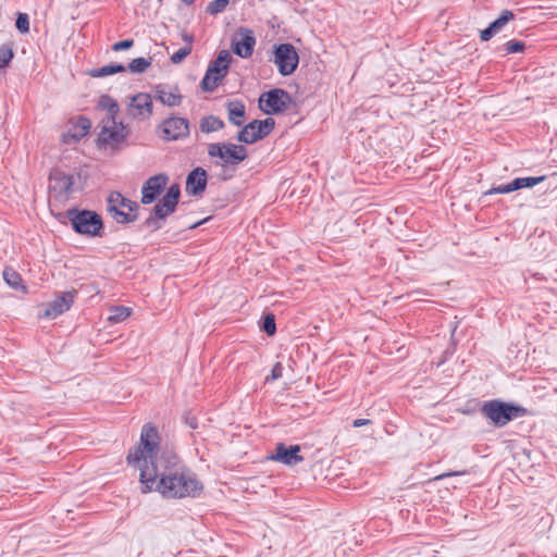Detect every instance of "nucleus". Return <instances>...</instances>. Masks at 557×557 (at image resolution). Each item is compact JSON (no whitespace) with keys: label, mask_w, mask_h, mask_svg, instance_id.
<instances>
[{"label":"nucleus","mask_w":557,"mask_h":557,"mask_svg":"<svg viewBox=\"0 0 557 557\" xmlns=\"http://www.w3.org/2000/svg\"><path fill=\"white\" fill-rule=\"evenodd\" d=\"M176 455H127L128 466L139 470L144 493L156 491L163 497L197 498L203 484L190 469L176 467Z\"/></svg>","instance_id":"f257e3e1"},{"label":"nucleus","mask_w":557,"mask_h":557,"mask_svg":"<svg viewBox=\"0 0 557 557\" xmlns=\"http://www.w3.org/2000/svg\"><path fill=\"white\" fill-rule=\"evenodd\" d=\"M480 412L496 428H503L510 421L528 414V410L524 407L502 399L484 401L480 408Z\"/></svg>","instance_id":"f03ea898"},{"label":"nucleus","mask_w":557,"mask_h":557,"mask_svg":"<svg viewBox=\"0 0 557 557\" xmlns=\"http://www.w3.org/2000/svg\"><path fill=\"white\" fill-rule=\"evenodd\" d=\"M64 215L71 222L75 233L89 237L102 235L103 221L96 211L71 208L64 212Z\"/></svg>","instance_id":"7ed1b4c3"},{"label":"nucleus","mask_w":557,"mask_h":557,"mask_svg":"<svg viewBox=\"0 0 557 557\" xmlns=\"http://www.w3.org/2000/svg\"><path fill=\"white\" fill-rule=\"evenodd\" d=\"M139 205L124 197L120 191H111L107 198V210L120 224H129L138 218Z\"/></svg>","instance_id":"20e7f679"},{"label":"nucleus","mask_w":557,"mask_h":557,"mask_svg":"<svg viewBox=\"0 0 557 557\" xmlns=\"http://www.w3.org/2000/svg\"><path fill=\"white\" fill-rule=\"evenodd\" d=\"M208 156L211 159L218 158L216 165L226 169L236 166L248 158V150L243 145L233 143H212L208 145Z\"/></svg>","instance_id":"39448f33"},{"label":"nucleus","mask_w":557,"mask_h":557,"mask_svg":"<svg viewBox=\"0 0 557 557\" xmlns=\"http://www.w3.org/2000/svg\"><path fill=\"white\" fill-rule=\"evenodd\" d=\"M232 55L227 50H221L215 58L211 61L206 74L200 82V87L206 92H212L219 83L227 75Z\"/></svg>","instance_id":"423d86ee"},{"label":"nucleus","mask_w":557,"mask_h":557,"mask_svg":"<svg viewBox=\"0 0 557 557\" xmlns=\"http://www.w3.org/2000/svg\"><path fill=\"white\" fill-rule=\"evenodd\" d=\"M292 102V96L288 91L274 88L260 96L259 108L265 114H278L286 111Z\"/></svg>","instance_id":"0eeeda50"},{"label":"nucleus","mask_w":557,"mask_h":557,"mask_svg":"<svg viewBox=\"0 0 557 557\" xmlns=\"http://www.w3.org/2000/svg\"><path fill=\"white\" fill-rule=\"evenodd\" d=\"M274 127L275 121L272 117L253 120L237 133L236 139L239 143L251 145L267 137Z\"/></svg>","instance_id":"6e6552de"},{"label":"nucleus","mask_w":557,"mask_h":557,"mask_svg":"<svg viewBox=\"0 0 557 557\" xmlns=\"http://www.w3.org/2000/svg\"><path fill=\"white\" fill-rule=\"evenodd\" d=\"M273 62L282 76L292 75L299 63V55L292 44H280L274 46Z\"/></svg>","instance_id":"1a4fd4ad"},{"label":"nucleus","mask_w":557,"mask_h":557,"mask_svg":"<svg viewBox=\"0 0 557 557\" xmlns=\"http://www.w3.org/2000/svg\"><path fill=\"white\" fill-rule=\"evenodd\" d=\"M74 175L52 169L49 174V193L55 200L65 201L74 191Z\"/></svg>","instance_id":"9d476101"},{"label":"nucleus","mask_w":557,"mask_h":557,"mask_svg":"<svg viewBox=\"0 0 557 557\" xmlns=\"http://www.w3.org/2000/svg\"><path fill=\"white\" fill-rule=\"evenodd\" d=\"M128 135L129 129L122 122L108 123L107 121L99 134L98 144L100 147L110 146L117 150L125 143Z\"/></svg>","instance_id":"9b49d317"},{"label":"nucleus","mask_w":557,"mask_h":557,"mask_svg":"<svg viewBox=\"0 0 557 557\" xmlns=\"http://www.w3.org/2000/svg\"><path fill=\"white\" fill-rule=\"evenodd\" d=\"M152 97L147 92H138L131 98L128 114L138 121L148 120L152 115Z\"/></svg>","instance_id":"f8f14e48"},{"label":"nucleus","mask_w":557,"mask_h":557,"mask_svg":"<svg viewBox=\"0 0 557 557\" xmlns=\"http://www.w3.org/2000/svg\"><path fill=\"white\" fill-rule=\"evenodd\" d=\"M169 182V176L164 173H160L149 177L141 187V203L150 205L164 190Z\"/></svg>","instance_id":"ddd939ff"},{"label":"nucleus","mask_w":557,"mask_h":557,"mask_svg":"<svg viewBox=\"0 0 557 557\" xmlns=\"http://www.w3.org/2000/svg\"><path fill=\"white\" fill-rule=\"evenodd\" d=\"M162 138L165 140H178L189 135V122L187 119L171 116L161 125Z\"/></svg>","instance_id":"4468645a"},{"label":"nucleus","mask_w":557,"mask_h":557,"mask_svg":"<svg viewBox=\"0 0 557 557\" xmlns=\"http://www.w3.org/2000/svg\"><path fill=\"white\" fill-rule=\"evenodd\" d=\"M76 295V290L62 293L61 296H58L54 300L47 304L46 309L40 317L55 319L61 315L72 307Z\"/></svg>","instance_id":"2eb2a0df"},{"label":"nucleus","mask_w":557,"mask_h":557,"mask_svg":"<svg viewBox=\"0 0 557 557\" xmlns=\"http://www.w3.org/2000/svg\"><path fill=\"white\" fill-rule=\"evenodd\" d=\"M160 441L161 437L157 426L148 422L143 425L140 432V445L143 449H140V447H134V453H156L159 450ZM128 453H133V450L131 449Z\"/></svg>","instance_id":"dca6fc26"},{"label":"nucleus","mask_w":557,"mask_h":557,"mask_svg":"<svg viewBox=\"0 0 557 557\" xmlns=\"http://www.w3.org/2000/svg\"><path fill=\"white\" fill-rule=\"evenodd\" d=\"M239 36V39L232 40L233 52L244 59L250 58L256 46L253 32L249 28L240 27Z\"/></svg>","instance_id":"f3484780"},{"label":"nucleus","mask_w":557,"mask_h":557,"mask_svg":"<svg viewBox=\"0 0 557 557\" xmlns=\"http://www.w3.org/2000/svg\"><path fill=\"white\" fill-rule=\"evenodd\" d=\"M154 98L166 107H178L183 96L177 85L158 84L153 86Z\"/></svg>","instance_id":"a211bd4d"},{"label":"nucleus","mask_w":557,"mask_h":557,"mask_svg":"<svg viewBox=\"0 0 557 557\" xmlns=\"http://www.w3.org/2000/svg\"><path fill=\"white\" fill-rule=\"evenodd\" d=\"M207 182V171L198 166L187 175L186 191L191 196H201L206 190Z\"/></svg>","instance_id":"6ab92c4d"},{"label":"nucleus","mask_w":557,"mask_h":557,"mask_svg":"<svg viewBox=\"0 0 557 557\" xmlns=\"http://www.w3.org/2000/svg\"><path fill=\"white\" fill-rule=\"evenodd\" d=\"M515 18V14L509 10H504L500 15L493 21L488 27L480 32V39L488 41L494 35L499 33L504 26Z\"/></svg>","instance_id":"aec40b11"},{"label":"nucleus","mask_w":557,"mask_h":557,"mask_svg":"<svg viewBox=\"0 0 557 557\" xmlns=\"http://www.w3.org/2000/svg\"><path fill=\"white\" fill-rule=\"evenodd\" d=\"M91 128V122L86 116H78L76 122L73 124L72 128L69 131L66 135H64V141L67 143L66 137H71L73 141H79L86 135L89 134Z\"/></svg>","instance_id":"412c9836"},{"label":"nucleus","mask_w":557,"mask_h":557,"mask_svg":"<svg viewBox=\"0 0 557 557\" xmlns=\"http://www.w3.org/2000/svg\"><path fill=\"white\" fill-rule=\"evenodd\" d=\"M228 121L233 125L243 126L246 114V107L240 100H232L226 104Z\"/></svg>","instance_id":"4be33fe9"},{"label":"nucleus","mask_w":557,"mask_h":557,"mask_svg":"<svg viewBox=\"0 0 557 557\" xmlns=\"http://www.w3.org/2000/svg\"><path fill=\"white\" fill-rule=\"evenodd\" d=\"M98 107L108 111V123H115L120 109L117 102L111 96L102 95L99 98Z\"/></svg>","instance_id":"5701e85b"},{"label":"nucleus","mask_w":557,"mask_h":557,"mask_svg":"<svg viewBox=\"0 0 557 557\" xmlns=\"http://www.w3.org/2000/svg\"><path fill=\"white\" fill-rule=\"evenodd\" d=\"M224 126V122L215 115L203 116L200 119L199 122V129L206 134L218 132L222 129Z\"/></svg>","instance_id":"b1692460"},{"label":"nucleus","mask_w":557,"mask_h":557,"mask_svg":"<svg viewBox=\"0 0 557 557\" xmlns=\"http://www.w3.org/2000/svg\"><path fill=\"white\" fill-rule=\"evenodd\" d=\"M126 67L123 64L110 63L99 69L92 70L90 75L92 77H104L116 73L125 72Z\"/></svg>","instance_id":"393cba45"},{"label":"nucleus","mask_w":557,"mask_h":557,"mask_svg":"<svg viewBox=\"0 0 557 557\" xmlns=\"http://www.w3.org/2000/svg\"><path fill=\"white\" fill-rule=\"evenodd\" d=\"M176 207L177 206H175L174 203H171L161 198L151 211L154 212L157 218H160L161 220H165L169 215H171L173 212H175Z\"/></svg>","instance_id":"a878e982"},{"label":"nucleus","mask_w":557,"mask_h":557,"mask_svg":"<svg viewBox=\"0 0 557 557\" xmlns=\"http://www.w3.org/2000/svg\"><path fill=\"white\" fill-rule=\"evenodd\" d=\"M267 460L282 462L285 466L293 467L304 460L302 455H267Z\"/></svg>","instance_id":"bb28decb"},{"label":"nucleus","mask_w":557,"mask_h":557,"mask_svg":"<svg viewBox=\"0 0 557 557\" xmlns=\"http://www.w3.org/2000/svg\"><path fill=\"white\" fill-rule=\"evenodd\" d=\"M132 313V309L124 306H114L110 309L109 321L119 323L127 319Z\"/></svg>","instance_id":"cd10ccee"},{"label":"nucleus","mask_w":557,"mask_h":557,"mask_svg":"<svg viewBox=\"0 0 557 557\" xmlns=\"http://www.w3.org/2000/svg\"><path fill=\"white\" fill-rule=\"evenodd\" d=\"M150 65L151 58H136L128 63L127 69L131 73L141 74L145 73Z\"/></svg>","instance_id":"c85d7f7f"},{"label":"nucleus","mask_w":557,"mask_h":557,"mask_svg":"<svg viewBox=\"0 0 557 557\" xmlns=\"http://www.w3.org/2000/svg\"><path fill=\"white\" fill-rule=\"evenodd\" d=\"M3 278L13 288H18L23 281L21 274L10 268L4 269Z\"/></svg>","instance_id":"c756f323"},{"label":"nucleus","mask_w":557,"mask_h":557,"mask_svg":"<svg viewBox=\"0 0 557 557\" xmlns=\"http://www.w3.org/2000/svg\"><path fill=\"white\" fill-rule=\"evenodd\" d=\"M260 329L269 336L274 335L276 333L275 315L273 313L263 315Z\"/></svg>","instance_id":"7c9ffc66"},{"label":"nucleus","mask_w":557,"mask_h":557,"mask_svg":"<svg viewBox=\"0 0 557 557\" xmlns=\"http://www.w3.org/2000/svg\"><path fill=\"white\" fill-rule=\"evenodd\" d=\"M228 3L230 0H213L207 5V12L211 15H216L223 12Z\"/></svg>","instance_id":"2f4dec72"},{"label":"nucleus","mask_w":557,"mask_h":557,"mask_svg":"<svg viewBox=\"0 0 557 557\" xmlns=\"http://www.w3.org/2000/svg\"><path fill=\"white\" fill-rule=\"evenodd\" d=\"M503 48H504V51L506 52V54L519 53V52L524 51L525 44L523 41L512 39V40L507 41L503 46Z\"/></svg>","instance_id":"473e14b6"},{"label":"nucleus","mask_w":557,"mask_h":557,"mask_svg":"<svg viewBox=\"0 0 557 557\" xmlns=\"http://www.w3.org/2000/svg\"><path fill=\"white\" fill-rule=\"evenodd\" d=\"M180 197H181L180 185L178 184H173L172 186L169 187L168 191L162 197V199L166 200V201H169L171 203H174L175 206H177Z\"/></svg>","instance_id":"72a5a7b5"},{"label":"nucleus","mask_w":557,"mask_h":557,"mask_svg":"<svg viewBox=\"0 0 557 557\" xmlns=\"http://www.w3.org/2000/svg\"><path fill=\"white\" fill-rule=\"evenodd\" d=\"M14 54L12 48L3 45L0 47V70L7 67L12 61Z\"/></svg>","instance_id":"f704fd0d"},{"label":"nucleus","mask_w":557,"mask_h":557,"mask_svg":"<svg viewBox=\"0 0 557 557\" xmlns=\"http://www.w3.org/2000/svg\"><path fill=\"white\" fill-rule=\"evenodd\" d=\"M193 47L185 46L177 50L175 53H173L170 58L171 62L174 64H180L184 61L185 58H187L191 53Z\"/></svg>","instance_id":"c9c22d12"},{"label":"nucleus","mask_w":557,"mask_h":557,"mask_svg":"<svg viewBox=\"0 0 557 557\" xmlns=\"http://www.w3.org/2000/svg\"><path fill=\"white\" fill-rule=\"evenodd\" d=\"M15 27L21 33L25 34L29 30V18L26 13H18L16 21H15Z\"/></svg>","instance_id":"e433bc0d"},{"label":"nucleus","mask_w":557,"mask_h":557,"mask_svg":"<svg viewBox=\"0 0 557 557\" xmlns=\"http://www.w3.org/2000/svg\"><path fill=\"white\" fill-rule=\"evenodd\" d=\"M161 219L157 218L153 211H151L150 215L145 220L144 226L150 228L151 231H158L162 227Z\"/></svg>","instance_id":"4c0bfd02"},{"label":"nucleus","mask_w":557,"mask_h":557,"mask_svg":"<svg viewBox=\"0 0 557 557\" xmlns=\"http://www.w3.org/2000/svg\"><path fill=\"white\" fill-rule=\"evenodd\" d=\"M546 176H536V177H520L522 188H531L543 181H545Z\"/></svg>","instance_id":"58836bf2"},{"label":"nucleus","mask_w":557,"mask_h":557,"mask_svg":"<svg viewBox=\"0 0 557 557\" xmlns=\"http://www.w3.org/2000/svg\"><path fill=\"white\" fill-rule=\"evenodd\" d=\"M282 375H283V366L281 362H276L271 370V374L265 377V381L267 382L275 381V380H278L280 377H282Z\"/></svg>","instance_id":"ea45409f"},{"label":"nucleus","mask_w":557,"mask_h":557,"mask_svg":"<svg viewBox=\"0 0 557 557\" xmlns=\"http://www.w3.org/2000/svg\"><path fill=\"white\" fill-rule=\"evenodd\" d=\"M274 453H300L299 445L286 446L284 443H277Z\"/></svg>","instance_id":"a19ab883"},{"label":"nucleus","mask_w":557,"mask_h":557,"mask_svg":"<svg viewBox=\"0 0 557 557\" xmlns=\"http://www.w3.org/2000/svg\"><path fill=\"white\" fill-rule=\"evenodd\" d=\"M133 46H134L133 39H125V40L115 42L112 46V50L117 52V51H122V50H127V49L132 48Z\"/></svg>","instance_id":"79ce46f5"},{"label":"nucleus","mask_w":557,"mask_h":557,"mask_svg":"<svg viewBox=\"0 0 557 557\" xmlns=\"http://www.w3.org/2000/svg\"><path fill=\"white\" fill-rule=\"evenodd\" d=\"M509 193H512L511 189H510V185L509 183L508 184H504V185H499V186H496V187H492L491 189H488L485 195H493V194H509Z\"/></svg>","instance_id":"37998d69"},{"label":"nucleus","mask_w":557,"mask_h":557,"mask_svg":"<svg viewBox=\"0 0 557 557\" xmlns=\"http://www.w3.org/2000/svg\"><path fill=\"white\" fill-rule=\"evenodd\" d=\"M466 473H467V471H465V470H456V471H451V472L442 473L440 475H436L435 480H442V479L447 478V476L463 475Z\"/></svg>","instance_id":"c03bdc74"},{"label":"nucleus","mask_w":557,"mask_h":557,"mask_svg":"<svg viewBox=\"0 0 557 557\" xmlns=\"http://www.w3.org/2000/svg\"><path fill=\"white\" fill-rule=\"evenodd\" d=\"M372 421L369 420V419H356L352 421V426L354 428H361V426H364V425H369L371 424Z\"/></svg>","instance_id":"a18cd8bd"},{"label":"nucleus","mask_w":557,"mask_h":557,"mask_svg":"<svg viewBox=\"0 0 557 557\" xmlns=\"http://www.w3.org/2000/svg\"><path fill=\"white\" fill-rule=\"evenodd\" d=\"M182 39L186 42V46L193 47L194 35L184 32L182 33Z\"/></svg>","instance_id":"49530a36"},{"label":"nucleus","mask_w":557,"mask_h":557,"mask_svg":"<svg viewBox=\"0 0 557 557\" xmlns=\"http://www.w3.org/2000/svg\"><path fill=\"white\" fill-rule=\"evenodd\" d=\"M511 191H516L522 188L520 177L515 178L509 183Z\"/></svg>","instance_id":"de8ad7c7"},{"label":"nucleus","mask_w":557,"mask_h":557,"mask_svg":"<svg viewBox=\"0 0 557 557\" xmlns=\"http://www.w3.org/2000/svg\"><path fill=\"white\" fill-rule=\"evenodd\" d=\"M186 423L191 428V429H196L197 428V420L196 418H190V419H186Z\"/></svg>","instance_id":"09e8293b"},{"label":"nucleus","mask_w":557,"mask_h":557,"mask_svg":"<svg viewBox=\"0 0 557 557\" xmlns=\"http://www.w3.org/2000/svg\"><path fill=\"white\" fill-rule=\"evenodd\" d=\"M205 221H206V220L200 221V222H195V223H193L189 227H190V228H196L198 225H200V224H201V223H203Z\"/></svg>","instance_id":"8fccbe9b"},{"label":"nucleus","mask_w":557,"mask_h":557,"mask_svg":"<svg viewBox=\"0 0 557 557\" xmlns=\"http://www.w3.org/2000/svg\"><path fill=\"white\" fill-rule=\"evenodd\" d=\"M196 0H182L183 3L187 4V5H190L195 2Z\"/></svg>","instance_id":"3c124183"}]
</instances>
